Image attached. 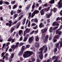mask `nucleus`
<instances>
[{
	"mask_svg": "<svg viewBox=\"0 0 62 62\" xmlns=\"http://www.w3.org/2000/svg\"><path fill=\"white\" fill-rule=\"evenodd\" d=\"M33 54L34 53L32 51L31 52L27 51L24 52V53L23 54V56L24 58H25L29 57L30 55H32V54Z\"/></svg>",
	"mask_w": 62,
	"mask_h": 62,
	"instance_id": "f257e3e1",
	"label": "nucleus"
},
{
	"mask_svg": "<svg viewBox=\"0 0 62 62\" xmlns=\"http://www.w3.org/2000/svg\"><path fill=\"white\" fill-rule=\"evenodd\" d=\"M25 48V46H23L22 47V48L21 49V51L19 53L18 55L19 56H21L23 54V51L24 49V48Z\"/></svg>",
	"mask_w": 62,
	"mask_h": 62,
	"instance_id": "f03ea898",
	"label": "nucleus"
},
{
	"mask_svg": "<svg viewBox=\"0 0 62 62\" xmlns=\"http://www.w3.org/2000/svg\"><path fill=\"white\" fill-rule=\"evenodd\" d=\"M57 57L56 56H54L52 58V59L54 60L56 59L54 61V62H61L59 60L57 61L58 59L57 58Z\"/></svg>",
	"mask_w": 62,
	"mask_h": 62,
	"instance_id": "7ed1b4c3",
	"label": "nucleus"
},
{
	"mask_svg": "<svg viewBox=\"0 0 62 62\" xmlns=\"http://www.w3.org/2000/svg\"><path fill=\"white\" fill-rule=\"evenodd\" d=\"M43 52V51H41L38 53L39 54H40L39 57L40 59L41 60H42V58H43V54H42Z\"/></svg>",
	"mask_w": 62,
	"mask_h": 62,
	"instance_id": "20e7f679",
	"label": "nucleus"
},
{
	"mask_svg": "<svg viewBox=\"0 0 62 62\" xmlns=\"http://www.w3.org/2000/svg\"><path fill=\"white\" fill-rule=\"evenodd\" d=\"M59 39V35H58L54 37L53 40L54 42H55L57 41V39Z\"/></svg>",
	"mask_w": 62,
	"mask_h": 62,
	"instance_id": "39448f33",
	"label": "nucleus"
},
{
	"mask_svg": "<svg viewBox=\"0 0 62 62\" xmlns=\"http://www.w3.org/2000/svg\"><path fill=\"white\" fill-rule=\"evenodd\" d=\"M60 30L58 29L56 30V34H58V35L59 36V37H60V35L62 34V31H60Z\"/></svg>",
	"mask_w": 62,
	"mask_h": 62,
	"instance_id": "423d86ee",
	"label": "nucleus"
},
{
	"mask_svg": "<svg viewBox=\"0 0 62 62\" xmlns=\"http://www.w3.org/2000/svg\"><path fill=\"white\" fill-rule=\"evenodd\" d=\"M34 38L33 37H31L29 39V40L28 42H29V43H30L32 42V41H33V40L34 39Z\"/></svg>",
	"mask_w": 62,
	"mask_h": 62,
	"instance_id": "0eeeda50",
	"label": "nucleus"
},
{
	"mask_svg": "<svg viewBox=\"0 0 62 62\" xmlns=\"http://www.w3.org/2000/svg\"><path fill=\"white\" fill-rule=\"evenodd\" d=\"M29 37V35L28 34H27L26 36L25 37H24V40H23V41H26L27 40V39Z\"/></svg>",
	"mask_w": 62,
	"mask_h": 62,
	"instance_id": "6e6552de",
	"label": "nucleus"
},
{
	"mask_svg": "<svg viewBox=\"0 0 62 62\" xmlns=\"http://www.w3.org/2000/svg\"><path fill=\"white\" fill-rule=\"evenodd\" d=\"M15 26H14L13 27H12L10 30V33H12L13 31L15 30Z\"/></svg>",
	"mask_w": 62,
	"mask_h": 62,
	"instance_id": "1a4fd4ad",
	"label": "nucleus"
},
{
	"mask_svg": "<svg viewBox=\"0 0 62 62\" xmlns=\"http://www.w3.org/2000/svg\"><path fill=\"white\" fill-rule=\"evenodd\" d=\"M42 32V34H44L45 33H46L47 31V29H43L41 30Z\"/></svg>",
	"mask_w": 62,
	"mask_h": 62,
	"instance_id": "9d476101",
	"label": "nucleus"
},
{
	"mask_svg": "<svg viewBox=\"0 0 62 62\" xmlns=\"http://www.w3.org/2000/svg\"><path fill=\"white\" fill-rule=\"evenodd\" d=\"M44 10L43 9H42L40 11V13H41V15H43L45 13L44 12Z\"/></svg>",
	"mask_w": 62,
	"mask_h": 62,
	"instance_id": "9b49d317",
	"label": "nucleus"
},
{
	"mask_svg": "<svg viewBox=\"0 0 62 62\" xmlns=\"http://www.w3.org/2000/svg\"><path fill=\"white\" fill-rule=\"evenodd\" d=\"M50 7H49L48 8H46L44 10V11L46 12H47L50 10Z\"/></svg>",
	"mask_w": 62,
	"mask_h": 62,
	"instance_id": "f8f14e48",
	"label": "nucleus"
},
{
	"mask_svg": "<svg viewBox=\"0 0 62 62\" xmlns=\"http://www.w3.org/2000/svg\"><path fill=\"white\" fill-rule=\"evenodd\" d=\"M39 12V11L38 10H35L33 12V13L34 14V15H35V14H37Z\"/></svg>",
	"mask_w": 62,
	"mask_h": 62,
	"instance_id": "ddd939ff",
	"label": "nucleus"
},
{
	"mask_svg": "<svg viewBox=\"0 0 62 62\" xmlns=\"http://www.w3.org/2000/svg\"><path fill=\"white\" fill-rule=\"evenodd\" d=\"M39 27L40 28H42L44 26V25L42 23H41L39 25Z\"/></svg>",
	"mask_w": 62,
	"mask_h": 62,
	"instance_id": "4468645a",
	"label": "nucleus"
},
{
	"mask_svg": "<svg viewBox=\"0 0 62 62\" xmlns=\"http://www.w3.org/2000/svg\"><path fill=\"white\" fill-rule=\"evenodd\" d=\"M54 3V0H51L49 2V4H52Z\"/></svg>",
	"mask_w": 62,
	"mask_h": 62,
	"instance_id": "2eb2a0df",
	"label": "nucleus"
},
{
	"mask_svg": "<svg viewBox=\"0 0 62 62\" xmlns=\"http://www.w3.org/2000/svg\"><path fill=\"white\" fill-rule=\"evenodd\" d=\"M46 36V34H42V39H43L45 38Z\"/></svg>",
	"mask_w": 62,
	"mask_h": 62,
	"instance_id": "dca6fc26",
	"label": "nucleus"
},
{
	"mask_svg": "<svg viewBox=\"0 0 62 62\" xmlns=\"http://www.w3.org/2000/svg\"><path fill=\"white\" fill-rule=\"evenodd\" d=\"M6 24L7 26H8L9 27H11V25H12V24H9V23H6Z\"/></svg>",
	"mask_w": 62,
	"mask_h": 62,
	"instance_id": "f3484780",
	"label": "nucleus"
},
{
	"mask_svg": "<svg viewBox=\"0 0 62 62\" xmlns=\"http://www.w3.org/2000/svg\"><path fill=\"white\" fill-rule=\"evenodd\" d=\"M25 31L26 32L28 33H29V31H30V29L26 28V29Z\"/></svg>",
	"mask_w": 62,
	"mask_h": 62,
	"instance_id": "a211bd4d",
	"label": "nucleus"
},
{
	"mask_svg": "<svg viewBox=\"0 0 62 62\" xmlns=\"http://www.w3.org/2000/svg\"><path fill=\"white\" fill-rule=\"evenodd\" d=\"M47 49L48 48L47 47V46H46L45 49L44 51V53H46V52H47V51H48Z\"/></svg>",
	"mask_w": 62,
	"mask_h": 62,
	"instance_id": "6ab92c4d",
	"label": "nucleus"
},
{
	"mask_svg": "<svg viewBox=\"0 0 62 62\" xmlns=\"http://www.w3.org/2000/svg\"><path fill=\"white\" fill-rule=\"evenodd\" d=\"M19 43L17 42L16 43V45H15V48H17L19 46Z\"/></svg>",
	"mask_w": 62,
	"mask_h": 62,
	"instance_id": "aec40b11",
	"label": "nucleus"
},
{
	"mask_svg": "<svg viewBox=\"0 0 62 62\" xmlns=\"http://www.w3.org/2000/svg\"><path fill=\"white\" fill-rule=\"evenodd\" d=\"M57 8H54L53 9V11L54 12V13H55V12H56V11H57Z\"/></svg>",
	"mask_w": 62,
	"mask_h": 62,
	"instance_id": "412c9836",
	"label": "nucleus"
},
{
	"mask_svg": "<svg viewBox=\"0 0 62 62\" xmlns=\"http://www.w3.org/2000/svg\"><path fill=\"white\" fill-rule=\"evenodd\" d=\"M36 44L35 46L36 47H39V44L37 42H36Z\"/></svg>",
	"mask_w": 62,
	"mask_h": 62,
	"instance_id": "4be33fe9",
	"label": "nucleus"
},
{
	"mask_svg": "<svg viewBox=\"0 0 62 62\" xmlns=\"http://www.w3.org/2000/svg\"><path fill=\"white\" fill-rule=\"evenodd\" d=\"M57 51V48L56 47L54 48V53H56Z\"/></svg>",
	"mask_w": 62,
	"mask_h": 62,
	"instance_id": "5701e85b",
	"label": "nucleus"
},
{
	"mask_svg": "<svg viewBox=\"0 0 62 62\" xmlns=\"http://www.w3.org/2000/svg\"><path fill=\"white\" fill-rule=\"evenodd\" d=\"M12 40V38L10 37L7 40L8 41H11V40Z\"/></svg>",
	"mask_w": 62,
	"mask_h": 62,
	"instance_id": "b1692460",
	"label": "nucleus"
},
{
	"mask_svg": "<svg viewBox=\"0 0 62 62\" xmlns=\"http://www.w3.org/2000/svg\"><path fill=\"white\" fill-rule=\"evenodd\" d=\"M30 47V45H26V46L25 47V49H26L29 48Z\"/></svg>",
	"mask_w": 62,
	"mask_h": 62,
	"instance_id": "393cba45",
	"label": "nucleus"
},
{
	"mask_svg": "<svg viewBox=\"0 0 62 62\" xmlns=\"http://www.w3.org/2000/svg\"><path fill=\"white\" fill-rule=\"evenodd\" d=\"M22 12V10L18 9L17 11V13H20Z\"/></svg>",
	"mask_w": 62,
	"mask_h": 62,
	"instance_id": "a878e982",
	"label": "nucleus"
},
{
	"mask_svg": "<svg viewBox=\"0 0 62 62\" xmlns=\"http://www.w3.org/2000/svg\"><path fill=\"white\" fill-rule=\"evenodd\" d=\"M57 23V22H54L52 24V25L53 26H55V25H56Z\"/></svg>",
	"mask_w": 62,
	"mask_h": 62,
	"instance_id": "bb28decb",
	"label": "nucleus"
},
{
	"mask_svg": "<svg viewBox=\"0 0 62 62\" xmlns=\"http://www.w3.org/2000/svg\"><path fill=\"white\" fill-rule=\"evenodd\" d=\"M25 21H26V18H25L23 20V25H24V24L25 23Z\"/></svg>",
	"mask_w": 62,
	"mask_h": 62,
	"instance_id": "cd10ccee",
	"label": "nucleus"
},
{
	"mask_svg": "<svg viewBox=\"0 0 62 62\" xmlns=\"http://www.w3.org/2000/svg\"><path fill=\"white\" fill-rule=\"evenodd\" d=\"M3 39L2 38V37H1V36H0V42H3Z\"/></svg>",
	"mask_w": 62,
	"mask_h": 62,
	"instance_id": "c85d7f7f",
	"label": "nucleus"
},
{
	"mask_svg": "<svg viewBox=\"0 0 62 62\" xmlns=\"http://www.w3.org/2000/svg\"><path fill=\"white\" fill-rule=\"evenodd\" d=\"M18 15L17 14H15L14 15V19H15V18L18 16Z\"/></svg>",
	"mask_w": 62,
	"mask_h": 62,
	"instance_id": "c756f323",
	"label": "nucleus"
},
{
	"mask_svg": "<svg viewBox=\"0 0 62 62\" xmlns=\"http://www.w3.org/2000/svg\"><path fill=\"white\" fill-rule=\"evenodd\" d=\"M35 40L36 41H39V37H38V36L36 38Z\"/></svg>",
	"mask_w": 62,
	"mask_h": 62,
	"instance_id": "7c9ffc66",
	"label": "nucleus"
},
{
	"mask_svg": "<svg viewBox=\"0 0 62 62\" xmlns=\"http://www.w3.org/2000/svg\"><path fill=\"white\" fill-rule=\"evenodd\" d=\"M52 30H53V27H52L50 28L49 30V31L50 33L52 32Z\"/></svg>",
	"mask_w": 62,
	"mask_h": 62,
	"instance_id": "2f4dec72",
	"label": "nucleus"
},
{
	"mask_svg": "<svg viewBox=\"0 0 62 62\" xmlns=\"http://www.w3.org/2000/svg\"><path fill=\"white\" fill-rule=\"evenodd\" d=\"M14 11L12 10L10 12V14L11 15H13V14H14Z\"/></svg>",
	"mask_w": 62,
	"mask_h": 62,
	"instance_id": "473e14b6",
	"label": "nucleus"
},
{
	"mask_svg": "<svg viewBox=\"0 0 62 62\" xmlns=\"http://www.w3.org/2000/svg\"><path fill=\"white\" fill-rule=\"evenodd\" d=\"M22 32H23V31L21 30H20L19 31L18 33L19 34V35H20L21 34H22Z\"/></svg>",
	"mask_w": 62,
	"mask_h": 62,
	"instance_id": "72a5a7b5",
	"label": "nucleus"
},
{
	"mask_svg": "<svg viewBox=\"0 0 62 62\" xmlns=\"http://www.w3.org/2000/svg\"><path fill=\"white\" fill-rule=\"evenodd\" d=\"M47 41L48 39H45L44 40V43H46V42H47Z\"/></svg>",
	"mask_w": 62,
	"mask_h": 62,
	"instance_id": "f704fd0d",
	"label": "nucleus"
},
{
	"mask_svg": "<svg viewBox=\"0 0 62 62\" xmlns=\"http://www.w3.org/2000/svg\"><path fill=\"white\" fill-rule=\"evenodd\" d=\"M59 43H57L56 44V48H58V46H59Z\"/></svg>",
	"mask_w": 62,
	"mask_h": 62,
	"instance_id": "c9c22d12",
	"label": "nucleus"
},
{
	"mask_svg": "<svg viewBox=\"0 0 62 62\" xmlns=\"http://www.w3.org/2000/svg\"><path fill=\"white\" fill-rule=\"evenodd\" d=\"M50 15L49 14H46V17L47 18H49L50 17Z\"/></svg>",
	"mask_w": 62,
	"mask_h": 62,
	"instance_id": "e433bc0d",
	"label": "nucleus"
},
{
	"mask_svg": "<svg viewBox=\"0 0 62 62\" xmlns=\"http://www.w3.org/2000/svg\"><path fill=\"white\" fill-rule=\"evenodd\" d=\"M17 5H14V6H13V9H14L15 8H17Z\"/></svg>",
	"mask_w": 62,
	"mask_h": 62,
	"instance_id": "4c0bfd02",
	"label": "nucleus"
},
{
	"mask_svg": "<svg viewBox=\"0 0 62 62\" xmlns=\"http://www.w3.org/2000/svg\"><path fill=\"white\" fill-rule=\"evenodd\" d=\"M15 45H12V46L11 47V48H12V49H13V48H15Z\"/></svg>",
	"mask_w": 62,
	"mask_h": 62,
	"instance_id": "58836bf2",
	"label": "nucleus"
},
{
	"mask_svg": "<svg viewBox=\"0 0 62 62\" xmlns=\"http://www.w3.org/2000/svg\"><path fill=\"white\" fill-rule=\"evenodd\" d=\"M15 3H16V1H12L11 2V4H12V5H13V4H15Z\"/></svg>",
	"mask_w": 62,
	"mask_h": 62,
	"instance_id": "ea45409f",
	"label": "nucleus"
},
{
	"mask_svg": "<svg viewBox=\"0 0 62 62\" xmlns=\"http://www.w3.org/2000/svg\"><path fill=\"white\" fill-rule=\"evenodd\" d=\"M4 3V4H5L6 5H9V3L7 1H5Z\"/></svg>",
	"mask_w": 62,
	"mask_h": 62,
	"instance_id": "a19ab883",
	"label": "nucleus"
},
{
	"mask_svg": "<svg viewBox=\"0 0 62 62\" xmlns=\"http://www.w3.org/2000/svg\"><path fill=\"white\" fill-rule=\"evenodd\" d=\"M23 43H20L19 44V47H20V46H23Z\"/></svg>",
	"mask_w": 62,
	"mask_h": 62,
	"instance_id": "79ce46f5",
	"label": "nucleus"
},
{
	"mask_svg": "<svg viewBox=\"0 0 62 62\" xmlns=\"http://www.w3.org/2000/svg\"><path fill=\"white\" fill-rule=\"evenodd\" d=\"M18 22V21H15V22L12 23L13 25H14V24H16V23H17Z\"/></svg>",
	"mask_w": 62,
	"mask_h": 62,
	"instance_id": "37998d69",
	"label": "nucleus"
},
{
	"mask_svg": "<svg viewBox=\"0 0 62 62\" xmlns=\"http://www.w3.org/2000/svg\"><path fill=\"white\" fill-rule=\"evenodd\" d=\"M23 17V15H22L21 16H20L19 17V21H20V20H21V19L22 18V17Z\"/></svg>",
	"mask_w": 62,
	"mask_h": 62,
	"instance_id": "c03bdc74",
	"label": "nucleus"
},
{
	"mask_svg": "<svg viewBox=\"0 0 62 62\" xmlns=\"http://www.w3.org/2000/svg\"><path fill=\"white\" fill-rule=\"evenodd\" d=\"M14 54H11V59H12L14 57Z\"/></svg>",
	"mask_w": 62,
	"mask_h": 62,
	"instance_id": "a18cd8bd",
	"label": "nucleus"
},
{
	"mask_svg": "<svg viewBox=\"0 0 62 62\" xmlns=\"http://www.w3.org/2000/svg\"><path fill=\"white\" fill-rule=\"evenodd\" d=\"M35 4H34V3H33V4L32 5V9H34L35 8Z\"/></svg>",
	"mask_w": 62,
	"mask_h": 62,
	"instance_id": "49530a36",
	"label": "nucleus"
},
{
	"mask_svg": "<svg viewBox=\"0 0 62 62\" xmlns=\"http://www.w3.org/2000/svg\"><path fill=\"white\" fill-rule=\"evenodd\" d=\"M60 20V17H58L56 19V21H59Z\"/></svg>",
	"mask_w": 62,
	"mask_h": 62,
	"instance_id": "de8ad7c7",
	"label": "nucleus"
},
{
	"mask_svg": "<svg viewBox=\"0 0 62 62\" xmlns=\"http://www.w3.org/2000/svg\"><path fill=\"white\" fill-rule=\"evenodd\" d=\"M3 0H1L0 1V5H2L3 4Z\"/></svg>",
	"mask_w": 62,
	"mask_h": 62,
	"instance_id": "09e8293b",
	"label": "nucleus"
},
{
	"mask_svg": "<svg viewBox=\"0 0 62 62\" xmlns=\"http://www.w3.org/2000/svg\"><path fill=\"white\" fill-rule=\"evenodd\" d=\"M6 43L4 44H3V46L2 47V48H4V47H5V46H6Z\"/></svg>",
	"mask_w": 62,
	"mask_h": 62,
	"instance_id": "8fccbe9b",
	"label": "nucleus"
},
{
	"mask_svg": "<svg viewBox=\"0 0 62 62\" xmlns=\"http://www.w3.org/2000/svg\"><path fill=\"white\" fill-rule=\"evenodd\" d=\"M34 21L35 23H38V20H37V18H35V20H34Z\"/></svg>",
	"mask_w": 62,
	"mask_h": 62,
	"instance_id": "3c124183",
	"label": "nucleus"
},
{
	"mask_svg": "<svg viewBox=\"0 0 62 62\" xmlns=\"http://www.w3.org/2000/svg\"><path fill=\"white\" fill-rule=\"evenodd\" d=\"M31 13L30 12L29 14L28 18H29V17H31Z\"/></svg>",
	"mask_w": 62,
	"mask_h": 62,
	"instance_id": "603ef678",
	"label": "nucleus"
},
{
	"mask_svg": "<svg viewBox=\"0 0 62 62\" xmlns=\"http://www.w3.org/2000/svg\"><path fill=\"white\" fill-rule=\"evenodd\" d=\"M39 51H43V47H41L40 49H39Z\"/></svg>",
	"mask_w": 62,
	"mask_h": 62,
	"instance_id": "864d4df0",
	"label": "nucleus"
},
{
	"mask_svg": "<svg viewBox=\"0 0 62 62\" xmlns=\"http://www.w3.org/2000/svg\"><path fill=\"white\" fill-rule=\"evenodd\" d=\"M48 38H49V35H46L45 38V39H48Z\"/></svg>",
	"mask_w": 62,
	"mask_h": 62,
	"instance_id": "5fc2aeb1",
	"label": "nucleus"
},
{
	"mask_svg": "<svg viewBox=\"0 0 62 62\" xmlns=\"http://www.w3.org/2000/svg\"><path fill=\"white\" fill-rule=\"evenodd\" d=\"M8 22L10 23H9V24H11V23H12V20H11L8 21Z\"/></svg>",
	"mask_w": 62,
	"mask_h": 62,
	"instance_id": "6e6d98bb",
	"label": "nucleus"
},
{
	"mask_svg": "<svg viewBox=\"0 0 62 62\" xmlns=\"http://www.w3.org/2000/svg\"><path fill=\"white\" fill-rule=\"evenodd\" d=\"M31 59L32 61L33 62H34L35 61V59L33 58H32Z\"/></svg>",
	"mask_w": 62,
	"mask_h": 62,
	"instance_id": "4d7b16f0",
	"label": "nucleus"
},
{
	"mask_svg": "<svg viewBox=\"0 0 62 62\" xmlns=\"http://www.w3.org/2000/svg\"><path fill=\"white\" fill-rule=\"evenodd\" d=\"M8 48H9V46H8V47H6V52H7L8 50Z\"/></svg>",
	"mask_w": 62,
	"mask_h": 62,
	"instance_id": "13d9d810",
	"label": "nucleus"
},
{
	"mask_svg": "<svg viewBox=\"0 0 62 62\" xmlns=\"http://www.w3.org/2000/svg\"><path fill=\"white\" fill-rule=\"evenodd\" d=\"M9 44H10V42H8V43L6 44L7 46H8Z\"/></svg>",
	"mask_w": 62,
	"mask_h": 62,
	"instance_id": "bf43d9fd",
	"label": "nucleus"
},
{
	"mask_svg": "<svg viewBox=\"0 0 62 62\" xmlns=\"http://www.w3.org/2000/svg\"><path fill=\"white\" fill-rule=\"evenodd\" d=\"M47 23H50V19H48L47 20Z\"/></svg>",
	"mask_w": 62,
	"mask_h": 62,
	"instance_id": "052dcab7",
	"label": "nucleus"
},
{
	"mask_svg": "<svg viewBox=\"0 0 62 62\" xmlns=\"http://www.w3.org/2000/svg\"><path fill=\"white\" fill-rule=\"evenodd\" d=\"M60 14L61 16H62V10L60 11Z\"/></svg>",
	"mask_w": 62,
	"mask_h": 62,
	"instance_id": "680f3d73",
	"label": "nucleus"
},
{
	"mask_svg": "<svg viewBox=\"0 0 62 62\" xmlns=\"http://www.w3.org/2000/svg\"><path fill=\"white\" fill-rule=\"evenodd\" d=\"M47 55H48V54H46L44 56V57L45 58H46V57H47Z\"/></svg>",
	"mask_w": 62,
	"mask_h": 62,
	"instance_id": "e2e57ef3",
	"label": "nucleus"
},
{
	"mask_svg": "<svg viewBox=\"0 0 62 62\" xmlns=\"http://www.w3.org/2000/svg\"><path fill=\"white\" fill-rule=\"evenodd\" d=\"M5 55V53H2L1 54V57H3L4 55Z\"/></svg>",
	"mask_w": 62,
	"mask_h": 62,
	"instance_id": "0e129e2a",
	"label": "nucleus"
},
{
	"mask_svg": "<svg viewBox=\"0 0 62 62\" xmlns=\"http://www.w3.org/2000/svg\"><path fill=\"white\" fill-rule=\"evenodd\" d=\"M37 62H40L41 61L39 59H37Z\"/></svg>",
	"mask_w": 62,
	"mask_h": 62,
	"instance_id": "69168bd1",
	"label": "nucleus"
},
{
	"mask_svg": "<svg viewBox=\"0 0 62 62\" xmlns=\"http://www.w3.org/2000/svg\"><path fill=\"white\" fill-rule=\"evenodd\" d=\"M62 25H61L60 27V28L59 29H59L60 30H61V29H62Z\"/></svg>",
	"mask_w": 62,
	"mask_h": 62,
	"instance_id": "338daca9",
	"label": "nucleus"
},
{
	"mask_svg": "<svg viewBox=\"0 0 62 62\" xmlns=\"http://www.w3.org/2000/svg\"><path fill=\"white\" fill-rule=\"evenodd\" d=\"M20 59L21 61H22L23 60V58H22L21 57H20Z\"/></svg>",
	"mask_w": 62,
	"mask_h": 62,
	"instance_id": "774afa93",
	"label": "nucleus"
}]
</instances>
